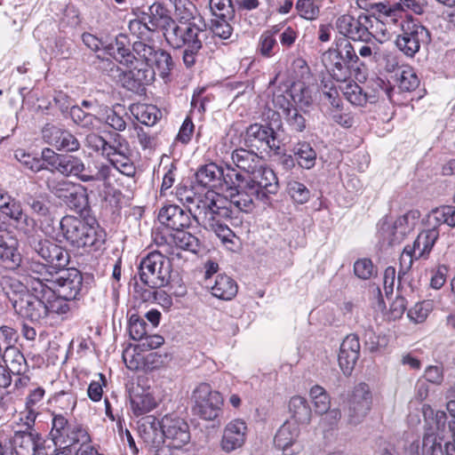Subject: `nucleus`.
Wrapping results in <instances>:
<instances>
[{
	"label": "nucleus",
	"instance_id": "17",
	"mask_svg": "<svg viewBox=\"0 0 455 455\" xmlns=\"http://www.w3.org/2000/svg\"><path fill=\"white\" fill-rule=\"evenodd\" d=\"M162 428L165 435V443L174 449H180L190 441L188 423L175 415H165L162 419Z\"/></svg>",
	"mask_w": 455,
	"mask_h": 455
},
{
	"label": "nucleus",
	"instance_id": "24",
	"mask_svg": "<svg viewBox=\"0 0 455 455\" xmlns=\"http://www.w3.org/2000/svg\"><path fill=\"white\" fill-rule=\"evenodd\" d=\"M245 144L249 147L259 148L264 145L270 149H279V141L275 136L272 128L259 124H251L245 132Z\"/></svg>",
	"mask_w": 455,
	"mask_h": 455
},
{
	"label": "nucleus",
	"instance_id": "27",
	"mask_svg": "<svg viewBox=\"0 0 455 455\" xmlns=\"http://www.w3.org/2000/svg\"><path fill=\"white\" fill-rule=\"evenodd\" d=\"M190 213L185 212L178 205L163 207L158 214L159 221L166 227L180 231L190 225Z\"/></svg>",
	"mask_w": 455,
	"mask_h": 455
},
{
	"label": "nucleus",
	"instance_id": "53",
	"mask_svg": "<svg viewBox=\"0 0 455 455\" xmlns=\"http://www.w3.org/2000/svg\"><path fill=\"white\" fill-rule=\"evenodd\" d=\"M138 347H128L123 351V361L126 367L131 371H138L144 364V356L138 350Z\"/></svg>",
	"mask_w": 455,
	"mask_h": 455
},
{
	"label": "nucleus",
	"instance_id": "19",
	"mask_svg": "<svg viewBox=\"0 0 455 455\" xmlns=\"http://www.w3.org/2000/svg\"><path fill=\"white\" fill-rule=\"evenodd\" d=\"M248 427L242 419H234L223 428L220 447L226 453H230L243 446L246 441Z\"/></svg>",
	"mask_w": 455,
	"mask_h": 455
},
{
	"label": "nucleus",
	"instance_id": "61",
	"mask_svg": "<svg viewBox=\"0 0 455 455\" xmlns=\"http://www.w3.org/2000/svg\"><path fill=\"white\" fill-rule=\"evenodd\" d=\"M432 310V303L429 300H424L417 303L408 311V316L415 323L424 322L430 311Z\"/></svg>",
	"mask_w": 455,
	"mask_h": 455
},
{
	"label": "nucleus",
	"instance_id": "1",
	"mask_svg": "<svg viewBox=\"0 0 455 455\" xmlns=\"http://www.w3.org/2000/svg\"><path fill=\"white\" fill-rule=\"evenodd\" d=\"M114 58L129 68L123 75L124 87L136 92L155 80L156 70L160 76L165 78L173 68L169 52L142 41H135L131 52L116 40Z\"/></svg>",
	"mask_w": 455,
	"mask_h": 455
},
{
	"label": "nucleus",
	"instance_id": "5",
	"mask_svg": "<svg viewBox=\"0 0 455 455\" xmlns=\"http://www.w3.org/2000/svg\"><path fill=\"white\" fill-rule=\"evenodd\" d=\"M223 204L221 196L217 201L206 198L205 203L199 205L201 208L194 210V220L205 229L213 231L223 243H233L234 232L220 222L221 218L229 215L228 209Z\"/></svg>",
	"mask_w": 455,
	"mask_h": 455
},
{
	"label": "nucleus",
	"instance_id": "55",
	"mask_svg": "<svg viewBox=\"0 0 455 455\" xmlns=\"http://www.w3.org/2000/svg\"><path fill=\"white\" fill-rule=\"evenodd\" d=\"M173 242L178 248L190 251L192 252L198 251L200 248L198 238L192 234L183 232L182 230L178 231V233L174 235Z\"/></svg>",
	"mask_w": 455,
	"mask_h": 455
},
{
	"label": "nucleus",
	"instance_id": "33",
	"mask_svg": "<svg viewBox=\"0 0 455 455\" xmlns=\"http://www.w3.org/2000/svg\"><path fill=\"white\" fill-rule=\"evenodd\" d=\"M205 286L212 290L214 297L224 300L232 299L238 289L236 283L226 275H219L213 284L206 283Z\"/></svg>",
	"mask_w": 455,
	"mask_h": 455
},
{
	"label": "nucleus",
	"instance_id": "37",
	"mask_svg": "<svg viewBox=\"0 0 455 455\" xmlns=\"http://www.w3.org/2000/svg\"><path fill=\"white\" fill-rule=\"evenodd\" d=\"M232 160L239 169L246 172L249 176L263 164L262 158L256 153L243 148L233 151Z\"/></svg>",
	"mask_w": 455,
	"mask_h": 455
},
{
	"label": "nucleus",
	"instance_id": "32",
	"mask_svg": "<svg viewBox=\"0 0 455 455\" xmlns=\"http://www.w3.org/2000/svg\"><path fill=\"white\" fill-rule=\"evenodd\" d=\"M430 225L433 227L420 232L413 244L411 245V248H413L416 252V259L427 258L439 237V231L436 228L439 225L433 223Z\"/></svg>",
	"mask_w": 455,
	"mask_h": 455
},
{
	"label": "nucleus",
	"instance_id": "48",
	"mask_svg": "<svg viewBox=\"0 0 455 455\" xmlns=\"http://www.w3.org/2000/svg\"><path fill=\"white\" fill-rule=\"evenodd\" d=\"M293 152L299 166L305 169H311L315 166L316 153L308 143H298L294 147Z\"/></svg>",
	"mask_w": 455,
	"mask_h": 455
},
{
	"label": "nucleus",
	"instance_id": "2",
	"mask_svg": "<svg viewBox=\"0 0 455 455\" xmlns=\"http://www.w3.org/2000/svg\"><path fill=\"white\" fill-rule=\"evenodd\" d=\"M0 286L14 312L22 318L40 323L47 317L44 298H49L52 293L39 283L28 287L15 277L4 275Z\"/></svg>",
	"mask_w": 455,
	"mask_h": 455
},
{
	"label": "nucleus",
	"instance_id": "8",
	"mask_svg": "<svg viewBox=\"0 0 455 455\" xmlns=\"http://www.w3.org/2000/svg\"><path fill=\"white\" fill-rule=\"evenodd\" d=\"M447 416L443 411H437L431 426L425 430L421 443L419 441L412 442L408 449L407 455H412V448L418 449L419 455H446V446L451 445L447 442L442 444L443 437L441 434L445 429Z\"/></svg>",
	"mask_w": 455,
	"mask_h": 455
},
{
	"label": "nucleus",
	"instance_id": "57",
	"mask_svg": "<svg viewBox=\"0 0 455 455\" xmlns=\"http://www.w3.org/2000/svg\"><path fill=\"white\" fill-rule=\"evenodd\" d=\"M145 20V18H142V20L136 19L129 22V30L139 38L138 41L145 42L155 30L152 25Z\"/></svg>",
	"mask_w": 455,
	"mask_h": 455
},
{
	"label": "nucleus",
	"instance_id": "63",
	"mask_svg": "<svg viewBox=\"0 0 455 455\" xmlns=\"http://www.w3.org/2000/svg\"><path fill=\"white\" fill-rule=\"evenodd\" d=\"M284 118L292 131L301 132L306 129L307 120L296 108L291 109V111L287 113Z\"/></svg>",
	"mask_w": 455,
	"mask_h": 455
},
{
	"label": "nucleus",
	"instance_id": "46",
	"mask_svg": "<svg viewBox=\"0 0 455 455\" xmlns=\"http://www.w3.org/2000/svg\"><path fill=\"white\" fill-rule=\"evenodd\" d=\"M419 218L420 212L418 210L409 211L398 217L394 221L397 236L403 240V238L414 229Z\"/></svg>",
	"mask_w": 455,
	"mask_h": 455
},
{
	"label": "nucleus",
	"instance_id": "31",
	"mask_svg": "<svg viewBox=\"0 0 455 455\" xmlns=\"http://www.w3.org/2000/svg\"><path fill=\"white\" fill-rule=\"evenodd\" d=\"M140 435L144 442L151 446V449L165 443V435L162 428V419L158 420L153 416L144 419L140 426Z\"/></svg>",
	"mask_w": 455,
	"mask_h": 455
},
{
	"label": "nucleus",
	"instance_id": "41",
	"mask_svg": "<svg viewBox=\"0 0 455 455\" xmlns=\"http://www.w3.org/2000/svg\"><path fill=\"white\" fill-rule=\"evenodd\" d=\"M6 369L12 374H23L28 371L25 356L18 348L4 351V359Z\"/></svg>",
	"mask_w": 455,
	"mask_h": 455
},
{
	"label": "nucleus",
	"instance_id": "35",
	"mask_svg": "<svg viewBox=\"0 0 455 455\" xmlns=\"http://www.w3.org/2000/svg\"><path fill=\"white\" fill-rule=\"evenodd\" d=\"M148 16L149 24L156 29L161 28L164 30V34L167 33L176 22L169 14V11L161 4L154 3L148 8Z\"/></svg>",
	"mask_w": 455,
	"mask_h": 455
},
{
	"label": "nucleus",
	"instance_id": "58",
	"mask_svg": "<svg viewBox=\"0 0 455 455\" xmlns=\"http://www.w3.org/2000/svg\"><path fill=\"white\" fill-rule=\"evenodd\" d=\"M287 191L291 197L298 204H305L310 197V192L307 187L296 180L288 182Z\"/></svg>",
	"mask_w": 455,
	"mask_h": 455
},
{
	"label": "nucleus",
	"instance_id": "59",
	"mask_svg": "<svg viewBox=\"0 0 455 455\" xmlns=\"http://www.w3.org/2000/svg\"><path fill=\"white\" fill-rule=\"evenodd\" d=\"M246 180L236 170L228 169L227 172H224L223 187L225 186L231 192L235 188H242L245 185Z\"/></svg>",
	"mask_w": 455,
	"mask_h": 455
},
{
	"label": "nucleus",
	"instance_id": "64",
	"mask_svg": "<svg viewBox=\"0 0 455 455\" xmlns=\"http://www.w3.org/2000/svg\"><path fill=\"white\" fill-rule=\"evenodd\" d=\"M84 143L87 148L105 157L107 140L102 136L94 132L89 133L85 138Z\"/></svg>",
	"mask_w": 455,
	"mask_h": 455
},
{
	"label": "nucleus",
	"instance_id": "50",
	"mask_svg": "<svg viewBox=\"0 0 455 455\" xmlns=\"http://www.w3.org/2000/svg\"><path fill=\"white\" fill-rule=\"evenodd\" d=\"M116 154L124 156L132 154L128 141L119 133H110L109 140H107L106 158H113Z\"/></svg>",
	"mask_w": 455,
	"mask_h": 455
},
{
	"label": "nucleus",
	"instance_id": "6",
	"mask_svg": "<svg viewBox=\"0 0 455 455\" xmlns=\"http://www.w3.org/2000/svg\"><path fill=\"white\" fill-rule=\"evenodd\" d=\"M64 238L76 248L98 246L103 242V232L99 226L89 225L74 216H65L60 221Z\"/></svg>",
	"mask_w": 455,
	"mask_h": 455
},
{
	"label": "nucleus",
	"instance_id": "10",
	"mask_svg": "<svg viewBox=\"0 0 455 455\" xmlns=\"http://www.w3.org/2000/svg\"><path fill=\"white\" fill-rule=\"evenodd\" d=\"M193 411L195 414L205 420H213L220 412L223 399L207 383H201L193 392Z\"/></svg>",
	"mask_w": 455,
	"mask_h": 455
},
{
	"label": "nucleus",
	"instance_id": "54",
	"mask_svg": "<svg viewBox=\"0 0 455 455\" xmlns=\"http://www.w3.org/2000/svg\"><path fill=\"white\" fill-rule=\"evenodd\" d=\"M295 8L299 15L307 20H315L320 14V6L315 0H298Z\"/></svg>",
	"mask_w": 455,
	"mask_h": 455
},
{
	"label": "nucleus",
	"instance_id": "29",
	"mask_svg": "<svg viewBox=\"0 0 455 455\" xmlns=\"http://www.w3.org/2000/svg\"><path fill=\"white\" fill-rule=\"evenodd\" d=\"M224 171L215 163L202 165L196 172V181L204 188H223Z\"/></svg>",
	"mask_w": 455,
	"mask_h": 455
},
{
	"label": "nucleus",
	"instance_id": "38",
	"mask_svg": "<svg viewBox=\"0 0 455 455\" xmlns=\"http://www.w3.org/2000/svg\"><path fill=\"white\" fill-rule=\"evenodd\" d=\"M254 199H256V194L251 193L246 187V184L242 188H235L234 191L229 192L230 204L241 212H251L254 208Z\"/></svg>",
	"mask_w": 455,
	"mask_h": 455
},
{
	"label": "nucleus",
	"instance_id": "13",
	"mask_svg": "<svg viewBox=\"0 0 455 455\" xmlns=\"http://www.w3.org/2000/svg\"><path fill=\"white\" fill-rule=\"evenodd\" d=\"M246 187L256 194V199L266 203L268 196L278 190V181L275 172L263 164L254 171L246 180Z\"/></svg>",
	"mask_w": 455,
	"mask_h": 455
},
{
	"label": "nucleus",
	"instance_id": "9",
	"mask_svg": "<svg viewBox=\"0 0 455 455\" xmlns=\"http://www.w3.org/2000/svg\"><path fill=\"white\" fill-rule=\"evenodd\" d=\"M402 34L395 39V45L407 57H413L423 44L431 41L429 30L419 22L411 19L403 21Z\"/></svg>",
	"mask_w": 455,
	"mask_h": 455
},
{
	"label": "nucleus",
	"instance_id": "20",
	"mask_svg": "<svg viewBox=\"0 0 455 455\" xmlns=\"http://www.w3.org/2000/svg\"><path fill=\"white\" fill-rule=\"evenodd\" d=\"M300 429L297 423L285 421L277 430L274 443L284 455L299 453L302 445L298 441Z\"/></svg>",
	"mask_w": 455,
	"mask_h": 455
},
{
	"label": "nucleus",
	"instance_id": "44",
	"mask_svg": "<svg viewBox=\"0 0 455 455\" xmlns=\"http://www.w3.org/2000/svg\"><path fill=\"white\" fill-rule=\"evenodd\" d=\"M341 90L345 98L355 106L363 107L367 103H374L375 96L367 95L357 84L347 83Z\"/></svg>",
	"mask_w": 455,
	"mask_h": 455
},
{
	"label": "nucleus",
	"instance_id": "3",
	"mask_svg": "<svg viewBox=\"0 0 455 455\" xmlns=\"http://www.w3.org/2000/svg\"><path fill=\"white\" fill-rule=\"evenodd\" d=\"M207 35L205 20H197L192 23L177 24L175 22L168 32L164 33V37L172 48H184L183 62L186 67L191 68L196 61V57Z\"/></svg>",
	"mask_w": 455,
	"mask_h": 455
},
{
	"label": "nucleus",
	"instance_id": "7",
	"mask_svg": "<svg viewBox=\"0 0 455 455\" xmlns=\"http://www.w3.org/2000/svg\"><path fill=\"white\" fill-rule=\"evenodd\" d=\"M51 438L55 446L69 449L76 443H90L87 430L76 421H69L62 414H52Z\"/></svg>",
	"mask_w": 455,
	"mask_h": 455
},
{
	"label": "nucleus",
	"instance_id": "39",
	"mask_svg": "<svg viewBox=\"0 0 455 455\" xmlns=\"http://www.w3.org/2000/svg\"><path fill=\"white\" fill-rule=\"evenodd\" d=\"M111 173V167L109 164L95 161L92 165L89 164L87 170L82 172L80 180L83 182L89 181H102L105 186L108 183V179Z\"/></svg>",
	"mask_w": 455,
	"mask_h": 455
},
{
	"label": "nucleus",
	"instance_id": "18",
	"mask_svg": "<svg viewBox=\"0 0 455 455\" xmlns=\"http://www.w3.org/2000/svg\"><path fill=\"white\" fill-rule=\"evenodd\" d=\"M43 140L57 150L76 152L80 148V142L68 131L52 124H46L42 130Z\"/></svg>",
	"mask_w": 455,
	"mask_h": 455
},
{
	"label": "nucleus",
	"instance_id": "43",
	"mask_svg": "<svg viewBox=\"0 0 455 455\" xmlns=\"http://www.w3.org/2000/svg\"><path fill=\"white\" fill-rule=\"evenodd\" d=\"M289 410L295 419V423H309L312 411L304 397L299 395L291 397L289 403Z\"/></svg>",
	"mask_w": 455,
	"mask_h": 455
},
{
	"label": "nucleus",
	"instance_id": "47",
	"mask_svg": "<svg viewBox=\"0 0 455 455\" xmlns=\"http://www.w3.org/2000/svg\"><path fill=\"white\" fill-rule=\"evenodd\" d=\"M131 112L140 123L148 126H152L156 123L159 114L155 106L146 104L132 105Z\"/></svg>",
	"mask_w": 455,
	"mask_h": 455
},
{
	"label": "nucleus",
	"instance_id": "62",
	"mask_svg": "<svg viewBox=\"0 0 455 455\" xmlns=\"http://www.w3.org/2000/svg\"><path fill=\"white\" fill-rule=\"evenodd\" d=\"M147 323L137 315H132L129 321V333L132 339L141 340L147 334Z\"/></svg>",
	"mask_w": 455,
	"mask_h": 455
},
{
	"label": "nucleus",
	"instance_id": "12",
	"mask_svg": "<svg viewBox=\"0 0 455 455\" xmlns=\"http://www.w3.org/2000/svg\"><path fill=\"white\" fill-rule=\"evenodd\" d=\"M372 395L365 383L356 385L347 402L346 413L349 424L360 423L371 409Z\"/></svg>",
	"mask_w": 455,
	"mask_h": 455
},
{
	"label": "nucleus",
	"instance_id": "16",
	"mask_svg": "<svg viewBox=\"0 0 455 455\" xmlns=\"http://www.w3.org/2000/svg\"><path fill=\"white\" fill-rule=\"evenodd\" d=\"M42 160L49 164L52 171H56L64 176H76L80 180L85 166L83 161L76 156L60 155L51 148H44L42 151Z\"/></svg>",
	"mask_w": 455,
	"mask_h": 455
},
{
	"label": "nucleus",
	"instance_id": "14",
	"mask_svg": "<svg viewBox=\"0 0 455 455\" xmlns=\"http://www.w3.org/2000/svg\"><path fill=\"white\" fill-rule=\"evenodd\" d=\"M32 249L54 270H62L69 263V253L63 247L47 239L30 241Z\"/></svg>",
	"mask_w": 455,
	"mask_h": 455
},
{
	"label": "nucleus",
	"instance_id": "22",
	"mask_svg": "<svg viewBox=\"0 0 455 455\" xmlns=\"http://www.w3.org/2000/svg\"><path fill=\"white\" fill-rule=\"evenodd\" d=\"M40 440L35 431L16 430L10 443L16 455H47L40 446Z\"/></svg>",
	"mask_w": 455,
	"mask_h": 455
},
{
	"label": "nucleus",
	"instance_id": "52",
	"mask_svg": "<svg viewBox=\"0 0 455 455\" xmlns=\"http://www.w3.org/2000/svg\"><path fill=\"white\" fill-rule=\"evenodd\" d=\"M378 234L383 242H387L388 245L399 243L403 241L401 237L397 236L394 221H389L387 219H383L379 221Z\"/></svg>",
	"mask_w": 455,
	"mask_h": 455
},
{
	"label": "nucleus",
	"instance_id": "30",
	"mask_svg": "<svg viewBox=\"0 0 455 455\" xmlns=\"http://www.w3.org/2000/svg\"><path fill=\"white\" fill-rule=\"evenodd\" d=\"M176 198L182 204H187L188 211L194 218V210L200 208L199 205L205 203L206 198L214 201L220 200V196L212 191H208L203 196H196L192 188L180 185L175 189Z\"/></svg>",
	"mask_w": 455,
	"mask_h": 455
},
{
	"label": "nucleus",
	"instance_id": "51",
	"mask_svg": "<svg viewBox=\"0 0 455 455\" xmlns=\"http://www.w3.org/2000/svg\"><path fill=\"white\" fill-rule=\"evenodd\" d=\"M396 81L399 89L403 92L413 91L419 85V79L417 74L409 67L396 73Z\"/></svg>",
	"mask_w": 455,
	"mask_h": 455
},
{
	"label": "nucleus",
	"instance_id": "60",
	"mask_svg": "<svg viewBox=\"0 0 455 455\" xmlns=\"http://www.w3.org/2000/svg\"><path fill=\"white\" fill-rule=\"evenodd\" d=\"M355 275L363 280H367L376 275L377 271L369 259H360L354 264Z\"/></svg>",
	"mask_w": 455,
	"mask_h": 455
},
{
	"label": "nucleus",
	"instance_id": "25",
	"mask_svg": "<svg viewBox=\"0 0 455 455\" xmlns=\"http://www.w3.org/2000/svg\"><path fill=\"white\" fill-rule=\"evenodd\" d=\"M359 339L355 334L347 335L340 344L338 355L339 365L345 375H350L360 355Z\"/></svg>",
	"mask_w": 455,
	"mask_h": 455
},
{
	"label": "nucleus",
	"instance_id": "45",
	"mask_svg": "<svg viewBox=\"0 0 455 455\" xmlns=\"http://www.w3.org/2000/svg\"><path fill=\"white\" fill-rule=\"evenodd\" d=\"M70 116L75 124L87 130H96L101 124L100 118L92 113L85 112L79 106H73L70 108Z\"/></svg>",
	"mask_w": 455,
	"mask_h": 455
},
{
	"label": "nucleus",
	"instance_id": "26",
	"mask_svg": "<svg viewBox=\"0 0 455 455\" xmlns=\"http://www.w3.org/2000/svg\"><path fill=\"white\" fill-rule=\"evenodd\" d=\"M20 267L29 278L28 287L34 283H39L44 287L45 285H52V278L53 277L54 271L46 264L31 258L22 260Z\"/></svg>",
	"mask_w": 455,
	"mask_h": 455
},
{
	"label": "nucleus",
	"instance_id": "40",
	"mask_svg": "<svg viewBox=\"0 0 455 455\" xmlns=\"http://www.w3.org/2000/svg\"><path fill=\"white\" fill-rule=\"evenodd\" d=\"M177 24L192 23L197 20H204L196 6L190 0H177L173 3Z\"/></svg>",
	"mask_w": 455,
	"mask_h": 455
},
{
	"label": "nucleus",
	"instance_id": "4",
	"mask_svg": "<svg viewBox=\"0 0 455 455\" xmlns=\"http://www.w3.org/2000/svg\"><path fill=\"white\" fill-rule=\"evenodd\" d=\"M174 250L169 244L159 246L149 252L140 263L139 275L141 282L151 289L164 287L171 278L170 259H173Z\"/></svg>",
	"mask_w": 455,
	"mask_h": 455
},
{
	"label": "nucleus",
	"instance_id": "15",
	"mask_svg": "<svg viewBox=\"0 0 455 455\" xmlns=\"http://www.w3.org/2000/svg\"><path fill=\"white\" fill-rule=\"evenodd\" d=\"M52 285H49L59 296L66 299H75L79 294L83 277L76 268L54 271L52 278Z\"/></svg>",
	"mask_w": 455,
	"mask_h": 455
},
{
	"label": "nucleus",
	"instance_id": "23",
	"mask_svg": "<svg viewBox=\"0 0 455 455\" xmlns=\"http://www.w3.org/2000/svg\"><path fill=\"white\" fill-rule=\"evenodd\" d=\"M22 201L30 209L32 214H35L41 221L42 228H44V221L47 222L48 225L52 222L53 214L51 198L48 194L42 192L28 193L23 196Z\"/></svg>",
	"mask_w": 455,
	"mask_h": 455
},
{
	"label": "nucleus",
	"instance_id": "21",
	"mask_svg": "<svg viewBox=\"0 0 455 455\" xmlns=\"http://www.w3.org/2000/svg\"><path fill=\"white\" fill-rule=\"evenodd\" d=\"M367 16H360L358 19L351 15L345 14L340 16L336 22L339 32L355 41H367L371 39L372 35L368 30L365 22Z\"/></svg>",
	"mask_w": 455,
	"mask_h": 455
},
{
	"label": "nucleus",
	"instance_id": "56",
	"mask_svg": "<svg viewBox=\"0 0 455 455\" xmlns=\"http://www.w3.org/2000/svg\"><path fill=\"white\" fill-rule=\"evenodd\" d=\"M310 396L313 400L315 411L319 414L330 409V398L325 390L320 386H315L310 390Z\"/></svg>",
	"mask_w": 455,
	"mask_h": 455
},
{
	"label": "nucleus",
	"instance_id": "49",
	"mask_svg": "<svg viewBox=\"0 0 455 455\" xmlns=\"http://www.w3.org/2000/svg\"><path fill=\"white\" fill-rule=\"evenodd\" d=\"M44 290H49L52 293L49 298H44L47 316L51 314L65 315L69 311L68 299L59 296L50 286L45 285Z\"/></svg>",
	"mask_w": 455,
	"mask_h": 455
},
{
	"label": "nucleus",
	"instance_id": "34",
	"mask_svg": "<svg viewBox=\"0 0 455 455\" xmlns=\"http://www.w3.org/2000/svg\"><path fill=\"white\" fill-rule=\"evenodd\" d=\"M21 261L22 258L18 251L17 242L12 239L6 241L0 235V263L6 268L15 269L20 266Z\"/></svg>",
	"mask_w": 455,
	"mask_h": 455
},
{
	"label": "nucleus",
	"instance_id": "36",
	"mask_svg": "<svg viewBox=\"0 0 455 455\" xmlns=\"http://www.w3.org/2000/svg\"><path fill=\"white\" fill-rule=\"evenodd\" d=\"M340 49L338 52L340 54L341 60L348 66H351V70L355 72V78L359 82L366 79L365 70L361 69L358 66L359 58L356 54L355 44H352L350 42L345 40L339 44Z\"/></svg>",
	"mask_w": 455,
	"mask_h": 455
},
{
	"label": "nucleus",
	"instance_id": "28",
	"mask_svg": "<svg viewBox=\"0 0 455 455\" xmlns=\"http://www.w3.org/2000/svg\"><path fill=\"white\" fill-rule=\"evenodd\" d=\"M322 62L330 75L337 81L345 82L352 75L351 66L341 60L336 49H329L322 55Z\"/></svg>",
	"mask_w": 455,
	"mask_h": 455
},
{
	"label": "nucleus",
	"instance_id": "11",
	"mask_svg": "<svg viewBox=\"0 0 455 455\" xmlns=\"http://www.w3.org/2000/svg\"><path fill=\"white\" fill-rule=\"evenodd\" d=\"M47 188L68 207L76 212H82L87 204L85 188L67 180H49Z\"/></svg>",
	"mask_w": 455,
	"mask_h": 455
},
{
	"label": "nucleus",
	"instance_id": "42",
	"mask_svg": "<svg viewBox=\"0 0 455 455\" xmlns=\"http://www.w3.org/2000/svg\"><path fill=\"white\" fill-rule=\"evenodd\" d=\"M131 406L133 413L140 416L152 411L156 406V401L148 392L134 391L131 395Z\"/></svg>",
	"mask_w": 455,
	"mask_h": 455
}]
</instances>
